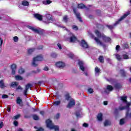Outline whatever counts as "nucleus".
<instances>
[{
    "label": "nucleus",
    "mask_w": 131,
    "mask_h": 131,
    "mask_svg": "<svg viewBox=\"0 0 131 131\" xmlns=\"http://www.w3.org/2000/svg\"><path fill=\"white\" fill-rule=\"evenodd\" d=\"M0 88L1 89H5L6 88V85H5L3 80L0 81Z\"/></svg>",
    "instance_id": "obj_19"
},
{
    "label": "nucleus",
    "mask_w": 131,
    "mask_h": 131,
    "mask_svg": "<svg viewBox=\"0 0 131 131\" xmlns=\"http://www.w3.org/2000/svg\"><path fill=\"white\" fill-rule=\"evenodd\" d=\"M28 28L31 30H32L33 32H35V33H37L38 34H42L43 31L40 29H36L30 26H28Z\"/></svg>",
    "instance_id": "obj_6"
},
{
    "label": "nucleus",
    "mask_w": 131,
    "mask_h": 131,
    "mask_svg": "<svg viewBox=\"0 0 131 131\" xmlns=\"http://www.w3.org/2000/svg\"><path fill=\"white\" fill-rule=\"evenodd\" d=\"M112 91H113V87L112 85H108L104 89V93L108 94L109 92H112Z\"/></svg>",
    "instance_id": "obj_11"
},
{
    "label": "nucleus",
    "mask_w": 131,
    "mask_h": 131,
    "mask_svg": "<svg viewBox=\"0 0 131 131\" xmlns=\"http://www.w3.org/2000/svg\"><path fill=\"white\" fill-rule=\"evenodd\" d=\"M18 37L17 36H15L13 37V40L14 41H15V42H17V41H18Z\"/></svg>",
    "instance_id": "obj_42"
},
{
    "label": "nucleus",
    "mask_w": 131,
    "mask_h": 131,
    "mask_svg": "<svg viewBox=\"0 0 131 131\" xmlns=\"http://www.w3.org/2000/svg\"><path fill=\"white\" fill-rule=\"evenodd\" d=\"M55 66L58 68H63L65 67V63L62 61H58L55 63Z\"/></svg>",
    "instance_id": "obj_9"
},
{
    "label": "nucleus",
    "mask_w": 131,
    "mask_h": 131,
    "mask_svg": "<svg viewBox=\"0 0 131 131\" xmlns=\"http://www.w3.org/2000/svg\"><path fill=\"white\" fill-rule=\"evenodd\" d=\"M20 115H16V116H14L13 119H14V120L18 119V118H20Z\"/></svg>",
    "instance_id": "obj_41"
},
{
    "label": "nucleus",
    "mask_w": 131,
    "mask_h": 131,
    "mask_svg": "<svg viewBox=\"0 0 131 131\" xmlns=\"http://www.w3.org/2000/svg\"><path fill=\"white\" fill-rule=\"evenodd\" d=\"M81 46L83 49H88L89 48V45H88V43L84 40H81Z\"/></svg>",
    "instance_id": "obj_12"
},
{
    "label": "nucleus",
    "mask_w": 131,
    "mask_h": 131,
    "mask_svg": "<svg viewBox=\"0 0 131 131\" xmlns=\"http://www.w3.org/2000/svg\"><path fill=\"white\" fill-rule=\"evenodd\" d=\"M3 127H4V122H1L0 123V128H3Z\"/></svg>",
    "instance_id": "obj_50"
},
{
    "label": "nucleus",
    "mask_w": 131,
    "mask_h": 131,
    "mask_svg": "<svg viewBox=\"0 0 131 131\" xmlns=\"http://www.w3.org/2000/svg\"><path fill=\"white\" fill-rule=\"evenodd\" d=\"M115 88H116V89H120V88H121V85L119 83L116 84L115 85Z\"/></svg>",
    "instance_id": "obj_35"
},
{
    "label": "nucleus",
    "mask_w": 131,
    "mask_h": 131,
    "mask_svg": "<svg viewBox=\"0 0 131 131\" xmlns=\"http://www.w3.org/2000/svg\"><path fill=\"white\" fill-rule=\"evenodd\" d=\"M34 51H35V49L31 48L27 50V52H28V54H29V55H31V54L33 53V52H34Z\"/></svg>",
    "instance_id": "obj_22"
},
{
    "label": "nucleus",
    "mask_w": 131,
    "mask_h": 131,
    "mask_svg": "<svg viewBox=\"0 0 131 131\" xmlns=\"http://www.w3.org/2000/svg\"><path fill=\"white\" fill-rule=\"evenodd\" d=\"M78 8L79 9H84V8H85V6H84V5L82 4H78Z\"/></svg>",
    "instance_id": "obj_26"
},
{
    "label": "nucleus",
    "mask_w": 131,
    "mask_h": 131,
    "mask_svg": "<svg viewBox=\"0 0 131 131\" xmlns=\"http://www.w3.org/2000/svg\"><path fill=\"white\" fill-rule=\"evenodd\" d=\"M40 72V69H37V70L35 72V73H39Z\"/></svg>",
    "instance_id": "obj_56"
},
{
    "label": "nucleus",
    "mask_w": 131,
    "mask_h": 131,
    "mask_svg": "<svg viewBox=\"0 0 131 131\" xmlns=\"http://www.w3.org/2000/svg\"><path fill=\"white\" fill-rule=\"evenodd\" d=\"M123 59H129V57H128V53H126V54H123Z\"/></svg>",
    "instance_id": "obj_28"
},
{
    "label": "nucleus",
    "mask_w": 131,
    "mask_h": 131,
    "mask_svg": "<svg viewBox=\"0 0 131 131\" xmlns=\"http://www.w3.org/2000/svg\"><path fill=\"white\" fill-rule=\"evenodd\" d=\"M123 48H124V49H127V48H128V45L127 43H124L123 45Z\"/></svg>",
    "instance_id": "obj_43"
},
{
    "label": "nucleus",
    "mask_w": 131,
    "mask_h": 131,
    "mask_svg": "<svg viewBox=\"0 0 131 131\" xmlns=\"http://www.w3.org/2000/svg\"><path fill=\"white\" fill-rule=\"evenodd\" d=\"M71 131H76L74 128H72Z\"/></svg>",
    "instance_id": "obj_64"
},
{
    "label": "nucleus",
    "mask_w": 131,
    "mask_h": 131,
    "mask_svg": "<svg viewBox=\"0 0 131 131\" xmlns=\"http://www.w3.org/2000/svg\"><path fill=\"white\" fill-rule=\"evenodd\" d=\"M103 104L106 106V105L108 104V102L107 101H104Z\"/></svg>",
    "instance_id": "obj_58"
},
{
    "label": "nucleus",
    "mask_w": 131,
    "mask_h": 131,
    "mask_svg": "<svg viewBox=\"0 0 131 131\" xmlns=\"http://www.w3.org/2000/svg\"><path fill=\"white\" fill-rule=\"evenodd\" d=\"M69 57H70V58H73V54L72 53H70L68 54Z\"/></svg>",
    "instance_id": "obj_53"
},
{
    "label": "nucleus",
    "mask_w": 131,
    "mask_h": 131,
    "mask_svg": "<svg viewBox=\"0 0 131 131\" xmlns=\"http://www.w3.org/2000/svg\"><path fill=\"white\" fill-rule=\"evenodd\" d=\"M120 73H121L122 76H125V74H126V72H125L124 71V70H120Z\"/></svg>",
    "instance_id": "obj_31"
},
{
    "label": "nucleus",
    "mask_w": 131,
    "mask_h": 131,
    "mask_svg": "<svg viewBox=\"0 0 131 131\" xmlns=\"http://www.w3.org/2000/svg\"><path fill=\"white\" fill-rule=\"evenodd\" d=\"M53 17L50 14H47L46 15V18L45 19V23L46 24H49V23H52V21H53Z\"/></svg>",
    "instance_id": "obj_7"
},
{
    "label": "nucleus",
    "mask_w": 131,
    "mask_h": 131,
    "mask_svg": "<svg viewBox=\"0 0 131 131\" xmlns=\"http://www.w3.org/2000/svg\"><path fill=\"white\" fill-rule=\"evenodd\" d=\"M116 59H117V60H118L119 61H120V60H121V56H120V55H119V54H116Z\"/></svg>",
    "instance_id": "obj_36"
},
{
    "label": "nucleus",
    "mask_w": 131,
    "mask_h": 131,
    "mask_svg": "<svg viewBox=\"0 0 131 131\" xmlns=\"http://www.w3.org/2000/svg\"><path fill=\"white\" fill-rule=\"evenodd\" d=\"M33 119H34V120H38V119H39L38 116L36 115H34L33 116Z\"/></svg>",
    "instance_id": "obj_38"
},
{
    "label": "nucleus",
    "mask_w": 131,
    "mask_h": 131,
    "mask_svg": "<svg viewBox=\"0 0 131 131\" xmlns=\"http://www.w3.org/2000/svg\"><path fill=\"white\" fill-rule=\"evenodd\" d=\"M19 85V83L18 82H12L11 84V86L15 89V88H17Z\"/></svg>",
    "instance_id": "obj_18"
},
{
    "label": "nucleus",
    "mask_w": 131,
    "mask_h": 131,
    "mask_svg": "<svg viewBox=\"0 0 131 131\" xmlns=\"http://www.w3.org/2000/svg\"><path fill=\"white\" fill-rule=\"evenodd\" d=\"M82 126H83V127H88L89 126V124L86 123H84L82 125Z\"/></svg>",
    "instance_id": "obj_47"
},
{
    "label": "nucleus",
    "mask_w": 131,
    "mask_h": 131,
    "mask_svg": "<svg viewBox=\"0 0 131 131\" xmlns=\"http://www.w3.org/2000/svg\"><path fill=\"white\" fill-rule=\"evenodd\" d=\"M129 14V12H128L125 13L122 16H121L120 17V19H118V21H117L115 23V24L114 25V26H112V25L107 26L108 28H109V29H113L114 26H116V25H118V24L120 23V22H121V21H122V20H123L124 19H125V18H126V17L128 16Z\"/></svg>",
    "instance_id": "obj_5"
},
{
    "label": "nucleus",
    "mask_w": 131,
    "mask_h": 131,
    "mask_svg": "<svg viewBox=\"0 0 131 131\" xmlns=\"http://www.w3.org/2000/svg\"><path fill=\"white\" fill-rule=\"evenodd\" d=\"M70 36L69 41L70 42H76L77 41V38L71 32H70Z\"/></svg>",
    "instance_id": "obj_8"
},
{
    "label": "nucleus",
    "mask_w": 131,
    "mask_h": 131,
    "mask_svg": "<svg viewBox=\"0 0 131 131\" xmlns=\"http://www.w3.org/2000/svg\"><path fill=\"white\" fill-rule=\"evenodd\" d=\"M47 126L50 128V129H54L55 131H59V126L54 125L50 119L46 121Z\"/></svg>",
    "instance_id": "obj_4"
},
{
    "label": "nucleus",
    "mask_w": 131,
    "mask_h": 131,
    "mask_svg": "<svg viewBox=\"0 0 131 131\" xmlns=\"http://www.w3.org/2000/svg\"><path fill=\"white\" fill-rule=\"evenodd\" d=\"M73 12H74V13L75 14L77 19H78V20L80 21V22H82V20H81V17H80V14H79V13H77L76 12V9H73Z\"/></svg>",
    "instance_id": "obj_14"
},
{
    "label": "nucleus",
    "mask_w": 131,
    "mask_h": 131,
    "mask_svg": "<svg viewBox=\"0 0 131 131\" xmlns=\"http://www.w3.org/2000/svg\"><path fill=\"white\" fill-rule=\"evenodd\" d=\"M25 72V70H24V69L21 68L19 69L18 71V73H19V74H23V73H24Z\"/></svg>",
    "instance_id": "obj_27"
},
{
    "label": "nucleus",
    "mask_w": 131,
    "mask_h": 131,
    "mask_svg": "<svg viewBox=\"0 0 131 131\" xmlns=\"http://www.w3.org/2000/svg\"><path fill=\"white\" fill-rule=\"evenodd\" d=\"M76 116L77 117H80V113H76Z\"/></svg>",
    "instance_id": "obj_52"
},
{
    "label": "nucleus",
    "mask_w": 131,
    "mask_h": 131,
    "mask_svg": "<svg viewBox=\"0 0 131 131\" xmlns=\"http://www.w3.org/2000/svg\"><path fill=\"white\" fill-rule=\"evenodd\" d=\"M60 103H61V102L60 101H55L54 102H53V105L54 106H58V105H60Z\"/></svg>",
    "instance_id": "obj_32"
},
{
    "label": "nucleus",
    "mask_w": 131,
    "mask_h": 131,
    "mask_svg": "<svg viewBox=\"0 0 131 131\" xmlns=\"http://www.w3.org/2000/svg\"><path fill=\"white\" fill-rule=\"evenodd\" d=\"M2 98L3 99H7V98H8V95L4 94L2 96Z\"/></svg>",
    "instance_id": "obj_51"
},
{
    "label": "nucleus",
    "mask_w": 131,
    "mask_h": 131,
    "mask_svg": "<svg viewBox=\"0 0 131 131\" xmlns=\"http://www.w3.org/2000/svg\"><path fill=\"white\" fill-rule=\"evenodd\" d=\"M95 33L98 37H95L94 39L99 46H103V43L102 40L105 42H109L111 40L110 37L105 36L104 34H101L97 30H95Z\"/></svg>",
    "instance_id": "obj_1"
},
{
    "label": "nucleus",
    "mask_w": 131,
    "mask_h": 131,
    "mask_svg": "<svg viewBox=\"0 0 131 131\" xmlns=\"http://www.w3.org/2000/svg\"><path fill=\"white\" fill-rule=\"evenodd\" d=\"M116 50L117 52H118V51H119V50H120V46L119 45L117 46L116 47Z\"/></svg>",
    "instance_id": "obj_48"
},
{
    "label": "nucleus",
    "mask_w": 131,
    "mask_h": 131,
    "mask_svg": "<svg viewBox=\"0 0 131 131\" xmlns=\"http://www.w3.org/2000/svg\"><path fill=\"white\" fill-rule=\"evenodd\" d=\"M43 129L42 128H40L37 131H43Z\"/></svg>",
    "instance_id": "obj_61"
},
{
    "label": "nucleus",
    "mask_w": 131,
    "mask_h": 131,
    "mask_svg": "<svg viewBox=\"0 0 131 131\" xmlns=\"http://www.w3.org/2000/svg\"><path fill=\"white\" fill-rule=\"evenodd\" d=\"M38 50H42V49H43V46H38Z\"/></svg>",
    "instance_id": "obj_54"
},
{
    "label": "nucleus",
    "mask_w": 131,
    "mask_h": 131,
    "mask_svg": "<svg viewBox=\"0 0 131 131\" xmlns=\"http://www.w3.org/2000/svg\"><path fill=\"white\" fill-rule=\"evenodd\" d=\"M16 64L11 65V69L12 70V74L13 75L15 74V73H16Z\"/></svg>",
    "instance_id": "obj_17"
},
{
    "label": "nucleus",
    "mask_w": 131,
    "mask_h": 131,
    "mask_svg": "<svg viewBox=\"0 0 131 131\" xmlns=\"http://www.w3.org/2000/svg\"><path fill=\"white\" fill-rule=\"evenodd\" d=\"M40 114H41V115H43V114H45V112L43 111H41L40 112Z\"/></svg>",
    "instance_id": "obj_60"
},
{
    "label": "nucleus",
    "mask_w": 131,
    "mask_h": 131,
    "mask_svg": "<svg viewBox=\"0 0 131 131\" xmlns=\"http://www.w3.org/2000/svg\"><path fill=\"white\" fill-rule=\"evenodd\" d=\"M45 71H48V70H49V68L48 67H46L45 68H44L43 69Z\"/></svg>",
    "instance_id": "obj_57"
},
{
    "label": "nucleus",
    "mask_w": 131,
    "mask_h": 131,
    "mask_svg": "<svg viewBox=\"0 0 131 131\" xmlns=\"http://www.w3.org/2000/svg\"><path fill=\"white\" fill-rule=\"evenodd\" d=\"M51 3H52V1H51L50 0H46L43 2V4L46 5H50Z\"/></svg>",
    "instance_id": "obj_25"
},
{
    "label": "nucleus",
    "mask_w": 131,
    "mask_h": 131,
    "mask_svg": "<svg viewBox=\"0 0 131 131\" xmlns=\"http://www.w3.org/2000/svg\"><path fill=\"white\" fill-rule=\"evenodd\" d=\"M22 79H23V78L20 75L15 76V80H22Z\"/></svg>",
    "instance_id": "obj_24"
},
{
    "label": "nucleus",
    "mask_w": 131,
    "mask_h": 131,
    "mask_svg": "<svg viewBox=\"0 0 131 131\" xmlns=\"http://www.w3.org/2000/svg\"><path fill=\"white\" fill-rule=\"evenodd\" d=\"M63 21L66 23H67V21H68V16L67 15H65L63 16Z\"/></svg>",
    "instance_id": "obj_30"
},
{
    "label": "nucleus",
    "mask_w": 131,
    "mask_h": 131,
    "mask_svg": "<svg viewBox=\"0 0 131 131\" xmlns=\"http://www.w3.org/2000/svg\"><path fill=\"white\" fill-rule=\"evenodd\" d=\"M3 42H4V40H3V38H0V49L2 48V46H3Z\"/></svg>",
    "instance_id": "obj_40"
},
{
    "label": "nucleus",
    "mask_w": 131,
    "mask_h": 131,
    "mask_svg": "<svg viewBox=\"0 0 131 131\" xmlns=\"http://www.w3.org/2000/svg\"><path fill=\"white\" fill-rule=\"evenodd\" d=\"M23 6H29V3L27 1H24L22 2Z\"/></svg>",
    "instance_id": "obj_29"
},
{
    "label": "nucleus",
    "mask_w": 131,
    "mask_h": 131,
    "mask_svg": "<svg viewBox=\"0 0 131 131\" xmlns=\"http://www.w3.org/2000/svg\"><path fill=\"white\" fill-rule=\"evenodd\" d=\"M124 122H125L124 119H122L120 120V124L122 125V124H124Z\"/></svg>",
    "instance_id": "obj_39"
},
{
    "label": "nucleus",
    "mask_w": 131,
    "mask_h": 131,
    "mask_svg": "<svg viewBox=\"0 0 131 131\" xmlns=\"http://www.w3.org/2000/svg\"><path fill=\"white\" fill-rule=\"evenodd\" d=\"M14 124L15 126H17L18 125V122L17 121H15L14 122Z\"/></svg>",
    "instance_id": "obj_55"
},
{
    "label": "nucleus",
    "mask_w": 131,
    "mask_h": 131,
    "mask_svg": "<svg viewBox=\"0 0 131 131\" xmlns=\"http://www.w3.org/2000/svg\"><path fill=\"white\" fill-rule=\"evenodd\" d=\"M16 103L19 105V106H22V104H21L22 103V99H21L20 97H18L16 100Z\"/></svg>",
    "instance_id": "obj_21"
},
{
    "label": "nucleus",
    "mask_w": 131,
    "mask_h": 131,
    "mask_svg": "<svg viewBox=\"0 0 131 131\" xmlns=\"http://www.w3.org/2000/svg\"><path fill=\"white\" fill-rule=\"evenodd\" d=\"M99 60L101 63H103V62H104V58L102 56H99Z\"/></svg>",
    "instance_id": "obj_34"
},
{
    "label": "nucleus",
    "mask_w": 131,
    "mask_h": 131,
    "mask_svg": "<svg viewBox=\"0 0 131 131\" xmlns=\"http://www.w3.org/2000/svg\"><path fill=\"white\" fill-rule=\"evenodd\" d=\"M18 90H20V91H22L23 90V88L20 85H19L17 88H16V90L18 91Z\"/></svg>",
    "instance_id": "obj_44"
},
{
    "label": "nucleus",
    "mask_w": 131,
    "mask_h": 131,
    "mask_svg": "<svg viewBox=\"0 0 131 131\" xmlns=\"http://www.w3.org/2000/svg\"><path fill=\"white\" fill-rule=\"evenodd\" d=\"M17 131H23V129H22L21 128H19Z\"/></svg>",
    "instance_id": "obj_62"
},
{
    "label": "nucleus",
    "mask_w": 131,
    "mask_h": 131,
    "mask_svg": "<svg viewBox=\"0 0 131 131\" xmlns=\"http://www.w3.org/2000/svg\"><path fill=\"white\" fill-rule=\"evenodd\" d=\"M97 120L98 121H102L103 120V114L99 113L97 116Z\"/></svg>",
    "instance_id": "obj_16"
},
{
    "label": "nucleus",
    "mask_w": 131,
    "mask_h": 131,
    "mask_svg": "<svg viewBox=\"0 0 131 131\" xmlns=\"http://www.w3.org/2000/svg\"><path fill=\"white\" fill-rule=\"evenodd\" d=\"M95 75L97 76L99 75V73H100V69L98 68V67H96L95 69Z\"/></svg>",
    "instance_id": "obj_20"
},
{
    "label": "nucleus",
    "mask_w": 131,
    "mask_h": 131,
    "mask_svg": "<svg viewBox=\"0 0 131 131\" xmlns=\"http://www.w3.org/2000/svg\"><path fill=\"white\" fill-rule=\"evenodd\" d=\"M111 124V122L108 120H106L104 123V126H108Z\"/></svg>",
    "instance_id": "obj_23"
},
{
    "label": "nucleus",
    "mask_w": 131,
    "mask_h": 131,
    "mask_svg": "<svg viewBox=\"0 0 131 131\" xmlns=\"http://www.w3.org/2000/svg\"><path fill=\"white\" fill-rule=\"evenodd\" d=\"M34 16L35 18H36L38 20H39V21H41V20H42V15L39 14H34Z\"/></svg>",
    "instance_id": "obj_15"
},
{
    "label": "nucleus",
    "mask_w": 131,
    "mask_h": 131,
    "mask_svg": "<svg viewBox=\"0 0 131 131\" xmlns=\"http://www.w3.org/2000/svg\"><path fill=\"white\" fill-rule=\"evenodd\" d=\"M31 86H32V85L30 84H28L27 85H26V89L24 91V95L25 96H26V95H27V92L28 90H29V89L31 88Z\"/></svg>",
    "instance_id": "obj_13"
},
{
    "label": "nucleus",
    "mask_w": 131,
    "mask_h": 131,
    "mask_svg": "<svg viewBox=\"0 0 131 131\" xmlns=\"http://www.w3.org/2000/svg\"><path fill=\"white\" fill-rule=\"evenodd\" d=\"M90 35L91 37H94V35H93V34H90Z\"/></svg>",
    "instance_id": "obj_63"
},
{
    "label": "nucleus",
    "mask_w": 131,
    "mask_h": 131,
    "mask_svg": "<svg viewBox=\"0 0 131 131\" xmlns=\"http://www.w3.org/2000/svg\"><path fill=\"white\" fill-rule=\"evenodd\" d=\"M78 64L80 66V69L83 71V72H84L85 71V68H84V63L83 61H79Z\"/></svg>",
    "instance_id": "obj_10"
},
{
    "label": "nucleus",
    "mask_w": 131,
    "mask_h": 131,
    "mask_svg": "<svg viewBox=\"0 0 131 131\" xmlns=\"http://www.w3.org/2000/svg\"><path fill=\"white\" fill-rule=\"evenodd\" d=\"M57 47L59 48V50H62V46H61V44L57 43Z\"/></svg>",
    "instance_id": "obj_49"
},
{
    "label": "nucleus",
    "mask_w": 131,
    "mask_h": 131,
    "mask_svg": "<svg viewBox=\"0 0 131 131\" xmlns=\"http://www.w3.org/2000/svg\"><path fill=\"white\" fill-rule=\"evenodd\" d=\"M60 116H61V115H60L59 113H58L56 116H55V118L56 119H59L60 118Z\"/></svg>",
    "instance_id": "obj_45"
},
{
    "label": "nucleus",
    "mask_w": 131,
    "mask_h": 131,
    "mask_svg": "<svg viewBox=\"0 0 131 131\" xmlns=\"http://www.w3.org/2000/svg\"><path fill=\"white\" fill-rule=\"evenodd\" d=\"M51 56L52 58H57L58 55L57 54V53H51Z\"/></svg>",
    "instance_id": "obj_33"
},
{
    "label": "nucleus",
    "mask_w": 131,
    "mask_h": 131,
    "mask_svg": "<svg viewBox=\"0 0 131 131\" xmlns=\"http://www.w3.org/2000/svg\"><path fill=\"white\" fill-rule=\"evenodd\" d=\"M88 92L89 94H93L94 93V90L92 88L89 89Z\"/></svg>",
    "instance_id": "obj_37"
},
{
    "label": "nucleus",
    "mask_w": 131,
    "mask_h": 131,
    "mask_svg": "<svg viewBox=\"0 0 131 131\" xmlns=\"http://www.w3.org/2000/svg\"><path fill=\"white\" fill-rule=\"evenodd\" d=\"M7 111L8 112H11V108L7 107Z\"/></svg>",
    "instance_id": "obj_59"
},
{
    "label": "nucleus",
    "mask_w": 131,
    "mask_h": 131,
    "mask_svg": "<svg viewBox=\"0 0 131 131\" xmlns=\"http://www.w3.org/2000/svg\"><path fill=\"white\" fill-rule=\"evenodd\" d=\"M72 28L74 30H77V29H78V28H77V26L75 25L73 26Z\"/></svg>",
    "instance_id": "obj_46"
},
{
    "label": "nucleus",
    "mask_w": 131,
    "mask_h": 131,
    "mask_svg": "<svg viewBox=\"0 0 131 131\" xmlns=\"http://www.w3.org/2000/svg\"><path fill=\"white\" fill-rule=\"evenodd\" d=\"M43 55L42 54L38 55L33 58L32 66L33 67H37V66H38V63L37 62H42V61H43Z\"/></svg>",
    "instance_id": "obj_2"
},
{
    "label": "nucleus",
    "mask_w": 131,
    "mask_h": 131,
    "mask_svg": "<svg viewBox=\"0 0 131 131\" xmlns=\"http://www.w3.org/2000/svg\"><path fill=\"white\" fill-rule=\"evenodd\" d=\"M66 99L67 100V101H69L70 100V101L67 106V108H72V106L75 105V101L71 98V96H70L69 94H67L66 95Z\"/></svg>",
    "instance_id": "obj_3"
}]
</instances>
